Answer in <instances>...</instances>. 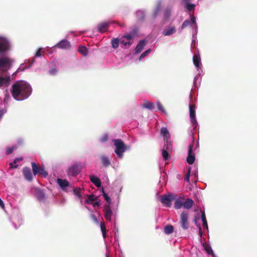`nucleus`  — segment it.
<instances>
[{"label": "nucleus", "instance_id": "f257e3e1", "mask_svg": "<svg viewBox=\"0 0 257 257\" xmlns=\"http://www.w3.org/2000/svg\"><path fill=\"white\" fill-rule=\"evenodd\" d=\"M11 93L17 100H23L27 98L32 93L30 84L24 81H17L12 87Z\"/></svg>", "mask_w": 257, "mask_h": 257}, {"label": "nucleus", "instance_id": "f03ea898", "mask_svg": "<svg viewBox=\"0 0 257 257\" xmlns=\"http://www.w3.org/2000/svg\"><path fill=\"white\" fill-rule=\"evenodd\" d=\"M14 61L8 57L0 58V87H8L11 76L7 71L11 69Z\"/></svg>", "mask_w": 257, "mask_h": 257}, {"label": "nucleus", "instance_id": "7ed1b4c3", "mask_svg": "<svg viewBox=\"0 0 257 257\" xmlns=\"http://www.w3.org/2000/svg\"><path fill=\"white\" fill-rule=\"evenodd\" d=\"M114 145L115 147L114 152L119 159L123 157V153L130 149L121 139L113 140Z\"/></svg>", "mask_w": 257, "mask_h": 257}, {"label": "nucleus", "instance_id": "20e7f679", "mask_svg": "<svg viewBox=\"0 0 257 257\" xmlns=\"http://www.w3.org/2000/svg\"><path fill=\"white\" fill-rule=\"evenodd\" d=\"M102 192L103 196L104 197L105 200L107 201V203H106L104 206V215H105V218L107 220L110 221L111 216L112 214V211L110 210V204L111 203V199L109 197V196L104 192L103 188H102Z\"/></svg>", "mask_w": 257, "mask_h": 257}, {"label": "nucleus", "instance_id": "39448f33", "mask_svg": "<svg viewBox=\"0 0 257 257\" xmlns=\"http://www.w3.org/2000/svg\"><path fill=\"white\" fill-rule=\"evenodd\" d=\"M188 218V212L187 211H183L180 214V222L182 228L184 230H187L189 227Z\"/></svg>", "mask_w": 257, "mask_h": 257}, {"label": "nucleus", "instance_id": "423d86ee", "mask_svg": "<svg viewBox=\"0 0 257 257\" xmlns=\"http://www.w3.org/2000/svg\"><path fill=\"white\" fill-rule=\"evenodd\" d=\"M82 169L81 163H77L72 165L68 170V176H75L78 175Z\"/></svg>", "mask_w": 257, "mask_h": 257}, {"label": "nucleus", "instance_id": "0eeeda50", "mask_svg": "<svg viewBox=\"0 0 257 257\" xmlns=\"http://www.w3.org/2000/svg\"><path fill=\"white\" fill-rule=\"evenodd\" d=\"M175 199V197L172 195L164 194L161 198V201L166 207H170L171 206V202Z\"/></svg>", "mask_w": 257, "mask_h": 257}, {"label": "nucleus", "instance_id": "6e6552de", "mask_svg": "<svg viewBox=\"0 0 257 257\" xmlns=\"http://www.w3.org/2000/svg\"><path fill=\"white\" fill-rule=\"evenodd\" d=\"M10 48V43L8 40L4 37L0 36V53H3Z\"/></svg>", "mask_w": 257, "mask_h": 257}, {"label": "nucleus", "instance_id": "1a4fd4ad", "mask_svg": "<svg viewBox=\"0 0 257 257\" xmlns=\"http://www.w3.org/2000/svg\"><path fill=\"white\" fill-rule=\"evenodd\" d=\"M193 144H192L189 146V151L188 153V156L187 157V162L192 165L194 163L195 159V155L193 153Z\"/></svg>", "mask_w": 257, "mask_h": 257}, {"label": "nucleus", "instance_id": "9d476101", "mask_svg": "<svg viewBox=\"0 0 257 257\" xmlns=\"http://www.w3.org/2000/svg\"><path fill=\"white\" fill-rule=\"evenodd\" d=\"M54 47L60 49H69L71 47V44L67 40H62L55 45Z\"/></svg>", "mask_w": 257, "mask_h": 257}, {"label": "nucleus", "instance_id": "9b49d317", "mask_svg": "<svg viewBox=\"0 0 257 257\" xmlns=\"http://www.w3.org/2000/svg\"><path fill=\"white\" fill-rule=\"evenodd\" d=\"M195 106L194 104H190L189 105L190 117L191 122L196 124L197 120L196 119V114L195 110Z\"/></svg>", "mask_w": 257, "mask_h": 257}, {"label": "nucleus", "instance_id": "f8f14e48", "mask_svg": "<svg viewBox=\"0 0 257 257\" xmlns=\"http://www.w3.org/2000/svg\"><path fill=\"white\" fill-rule=\"evenodd\" d=\"M23 173L26 180L29 181H31L32 180L33 177L30 168L28 167H24L23 170Z\"/></svg>", "mask_w": 257, "mask_h": 257}, {"label": "nucleus", "instance_id": "ddd939ff", "mask_svg": "<svg viewBox=\"0 0 257 257\" xmlns=\"http://www.w3.org/2000/svg\"><path fill=\"white\" fill-rule=\"evenodd\" d=\"M185 200V197L184 196H181L177 198L174 203V208L176 209H180L182 206H184V202Z\"/></svg>", "mask_w": 257, "mask_h": 257}, {"label": "nucleus", "instance_id": "4468645a", "mask_svg": "<svg viewBox=\"0 0 257 257\" xmlns=\"http://www.w3.org/2000/svg\"><path fill=\"white\" fill-rule=\"evenodd\" d=\"M161 134L164 137L165 142H168L170 139V133L166 127H162L161 130Z\"/></svg>", "mask_w": 257, "mask_h": 257}, {"label": "nucleus", "instance_id": "2eb2a0df", "mask_svg": "<svg viewBox=\"0 0 257 257\" xmlns=\"http://www.w3.org/2000/svg\"><path fill=\"white\" fill-rule=\"evenodd\" d=\"M109 27V25L106 22H103L97 25L98 31L100 33H103L106 32Z\"/></svg>", "mask_w": 257, "mask_h": 257}, {"label": "nucleus", "instance_id": "dca6fc26", "mask_svg": "<svg viewBox=\"0 0 257 257\" xmlns=\"http://www.w3.org/2000/svg\"><path fill=\"white\" fill-rule=\"evenodd\" d=\"M146 44V41L145 40H141L138 45H137L136 48H135V52L136 53H140L142 50L144 49L145 45Z\"/></svg>", "mask_w": 257, "mask_h": 257}, {"label": "nucleus", "instance_id": "f3484780", "mask_svg": "<svg viewBox=\"0 0 257 257\" xmlns=\"http://www.w3.org/2000/svg\"><path fill=\"white\" fill-rule=\"evenodd\" d=\"M89 179L91 182H92L97 187H100L101 185V182L99 178L95 176H90Z\"/></svg>", "mask_w": 257, "mask_h": 257}, {"label": "nucleus", "instance_id": "a211bd4d", "mask_svg": "<svg viewBox=\"0 0 257 257\" xmlns=\"http://www.w3.org/2000/svg\"><path fill=\"white\" fill-rule=\"evenodd\" d=\"M57 183L58 185L62 188L64 189V188L69 186V182L65 179H62L59 178L57 180Z\"/></svg>", "mask_w": 257, "mask_h": 257}, {"label": "nucleus", "instance_id": "6ab92c4d", "mask_svg": "<svg viewBox=\"0 0 257 257\" xmlns=\"http://www.w3.org/2000/svg\"><path fill=\"white\" fill-rule=\"evenodd\" d=\"M193 203L194 201L192 199L187 198L185 201L184 200L183 207L185 209H189L192 207Z\"/></svg>", "mask_w": 257, "mask_h": 257}, {"label": "nucleus", "instance_id": "aec40b11", "mask_svg": "<svg viewBox=\"0 0 257 257\" xmlns=\"http://www.w3.org/2000/svg\"><path fill=\"white\" fill-rule=\"evenodd\" d=\"M143 108H147L149 110H152L154 108V104L147 100H144V103L141 104Z\"/></svg>", "mask_w": 257, "mask_h": 257}, {"label": "nucleus", "instance_id": "412c9836", "mask_svg": "<svg viewBox=\"0 0 257 257\" xmlns=\"http://www.w3.org/2000/svg\"><path fill=\"white\" fill-rule=\"evenodd\" d=\"M201 59L199 55L194 54L193 57V64L196 68H199Z\"/></svg>", "mask_w": 257, "mask_h": 257}, {"label": "nucleus", "instance_id": "4be33fe9", "mask_svg": "<svg viewBox=\"0 0 257 257\" xmlns=\"http://www.w3.org/2000/svg\"><path fill=\"white\" fill-rule=\"evenodd\" d=\"M176 29L175 27H171L164 30L163 35L164 36H169L174 33Z\"/></svg>", "mask_w": 257, "mask_h": 257}, {"label": "nucleus", "instance_id": "5701e85b", "mask_svg": "<svg viewBox=\"0 0 257 257\" xmlns=\"http://www.w3.org/2000/svg\"><path fill=\"white\" fill-rule=\"evenodd\" d=\"M31 164L33 174L34 175H36L41 171L42 168L40 166L36 165L34 162H32Z\"/></svg>", "mask_w": 257, "mask_h": 257}, {"label": "nucleus", "instance_id": "b1692460", "mask_svg": "<svg viewBox=\"0 0 257 257\" xmlns=\"http://www.w3.org/2000/svg\"><path fill=\"white\" fill-rule=\"evenodd\" d=\"M174 231V227L171 224H168L164 227V232L167 234H170Z\"/></svg>", "mask_w": 257, "mask_h": 257}, {"label": "nucleus", "instance_id": "393cba45", "mask_svg": "<svg viewBox=\"0 0 257 257\" xmlns=\"http://www.w3.org/2000/svg\"><path fill=\"white\" fill-rule=\"evenodd\" d=\"M78 52L83 56H86L88 54V50L86 47L84 46H80L78 47Z\"/></svg>", "mask_w": 257, "mask_h": 257}, {"label": "nucleus", "instance_id": "a878e982", "mask_svg": "<svg viewBox=\"0 0 257 257\" xmlns=\"http://www.w3.org/2000/svg\"><path fill=\"white\" fill-rule=\"evenodd\" d=\"M101 161L103 165L105 167H108L110 165V162L109 158L106 156L101 157Z\"/></svg>", "mask_w": 257, "mask_h": 257}, {"label": "nucleus", "instance_id": "bb28decb", "mask_svg": "<svg viewBox=\"0 0 257 257\" xmlns=\"http://www.w3.org/2000/svg\"><path fill=\"white\" fill-rule=\"evenodd\" d=\"M201 219L202 220L203 225L204 226V227H206L207 228H208L207 222L204 211H201Z\"/></svg>", "mask_w": 257, "mask_h": 257}, {"label": "nucleus", "instance_id": "cd10ccee", "mask_svg": "<svg viewBox=\"0 0 257 257\" xmlns=\"http://www.w3.org/2000/svg\"><path fill=\"white\" fill-rule=\"evenodd\" d=\"M124 37L125 38H126V40H127V42H124V40H122V41H121V42L125 46H126L127 45L130 46L131 45V43L129 42V41L130 40H131L132 38V35L129 34V35L125 36Z\"/></svg>", "mask_w": 257, "mask_h": 257}, {"label": "nucleus", "instance_id": "c85d7f7f", "mask_svg": "<svg viewBox=\"0 0 257 257\" xmlns=\"http://www.w3.org/2000/svg\"><path fill=\"white\" fill-rule=\"evenodd\" d=\"M204 246L205 251L208 254H211L212 256L213 254H214L210 246L208 245H204Z\"/></svg>", "mask_w": 257, "mask_h": 257}, {"label": "nucleus", "instance_id": "c756f323", "mask_svg": "<svg viewBox=\"0 0 257 257\" xmlns=\"http://www.w3.org/2000/svg\"><path fill=\"white\" fill-rule=\"evenodd\" d=\"M168 151H167L166 149H163L162 150V156L163 157L164 160L165 161L168 160L169 159Z\"/></svg>", "mask_w": 257, "mask_h": 257}, {"label": "nucleus", "instance_id": "7c9ffc66", "mask_svg": "<svg viewBox=\"0 0 257 257\" xmlns=\"http://www.w3.org/2000/svg\"><path fill=\"white\" fill-rule=\"evenodd\" d=\"M17 149V147L16 146H12V147L9 148L6 150V154L7 155H9L11 154L14 150Z\"/></svg>", "mask_w": 257, "mask_h": 257}, {"label": "nucleus", "instance_id": "2f4dec72", "mask_svg": "<svg viewBox=\"0 0 257 257\" xmlns=\"http://www.w3.org/2000/svg\"><path fill=\"white\" fill-rule=\"evenodd\" d=\"M108 139V136L107 134H103L100 138L99 141L101 143H104L106 142Z\"/></svg>", "mask_w": 257, "mask_h": 257}, {"label": "nucleus", "instance_id": "473e14b6", "mask_svg": "<svg viewBox=\"0 0 257 257\" xmlns=\"http://www.w3.org/2000/svg\"><path fill=\"white\" fill-rule=\"evenodd\" d=\"M151 52V49H148L143 52L139 58V60H141L142 58L148 56Z\"/></svg>", "mask_w": 257, "mask_h": 257}, {"label": "nucleus", "instance_id": "72a5a7b5", "mask_svg": "<svg viewBox=\"0 0 257 257\" xmlns=\"http://www.w3.org/2000/svg\"><path fill=\"white\" fill-rule=\"evenodd\" d=\"M166 143L165 144L164 146L163 149H166L167 151H169L170 149H171V142L170 141V140L168 141V142H165Z\"/></svg>", "mask_w": 257, "mask_h": 257}, {"label": "nucleus", "instance_id": "f704fd0d", "mask_svg": "<svg viewBox=\"0 0 257 257\" xmlns=\"http://www.w3.org/2000/svg\"><path fill=\"white\" fill-rule=\"evenodd\" d=\"M195 8V5L193 4H190L188 2H186V8L189 11H191L194 10Z\"/></svg>", "mask_w": 257, "mask_h": 257}, {"label": "nucleus", "instance_id": "c9c22d12", "mask_svg": "<svg viewBox=\"0 0 257 257\" xmlns=\"http://www.w3.org/2000/svg\"><path fill=\"white\" fill-rule=\"evenodd\" d=\"M191 24V21L189 20H185L182 24L181 26V29H183L184 28L187 27Z\"/></svg>", "mask_w": 257, "mask_h": 257}, {"label": "nucleus", "instance_id": "e433bc0d", "mask_svg": "<svg viewBox=\"0 0 257 257\" xmlns=\"http://www.w3.org/2000/svg\"><path fill=\"white\" fill-rule=\"evenodd\" d=\"M191 173V168L189 167L185 175V180L187 182H189V177Z\"/></svg>", "mask_w": 257, "mask_h": 257}, {"label": "nucleus", "instance_id": "4c0bfd02", "mask_svg": "<svg viewBox=\"0 0 257 257\" xmlns=\"http://www.w3.org/2000/svg\"><path fill=\"white\" fill-rule=\"evenodd\" d=\"M157 106L158 109L159 110H161L163 112H164L165 111L163 105L161 104V103L160 101H158L157 102Z\"/></svg>", "mask_w": 257, "mask_h": 257}, {"label": "nucleus", "instance_id": "58836bf2", "mask_svg": "<svg viewBox=\"0 0 257 257\" xmlns=\"http://www.w3.org/2000/svg\"><path fill=\"white\" fill-rule=\"evenodd\" d=\"M73 192L75 195H77L79 197H81V189L80 188L74 189Z\"/></svg>", "mask_w": 257, "mask_h": 257}, {"label": "nucleus", "instance_id": "ea45409f", "mask_svg": "<svg viewBox=\"0 0 257 257\" xmlns=\"http://www.w3.org/2000/svg\"><path fill=\"white\" fill-rule=\"evenodd\" d=\"M119 45V40L118 39H113V48H116Z\"/></svg>", "mask_w": 257, "mask_h": 257}, {"label": "nucleus", "instance_id": "a19ab883", "mask_svg": "<svg viewBox=\"0 0 257 257\" xmlns=\"http://www.w3.org/2000/svg\"><path fill=\"white\" fill-rule=\"evenodd\" d=\"M39 173L44 177L48 175V173L43 168H41V171Z\"/></svg>", "mask_w": 257, "mask_h": 257}, {"label": "nucleus", "instance_id": "79ce46f5", "mask_svg": "<svg viewBox=\"0 0 257 257\" xmlns=\"http://www.w3.org/2000/svg\"><path fill=\"white\" fill-rule=\"evenodd\" d=\"M95 200V196L94 195H90L88 196V200H86V202H88V201H94Z\"/></svg>", "mask_w": 257, "mask_h": 257}, {"label": "nucleus", "instance_id": "37998d69", "mask_svg": "<svg viewBox=\"0 0 257 257\" xmlns=\"http://www.w3.org/2000/svg\"><path fill=\"white\" fill-rule=\"evenodd\" d=\"M100 228H101L102 232L106 231L105 225L103 222H101L100 223Z\"/></svg>", "mask_w": 257, "mask_h": 257}, {"label": "nucleus", "instance_id": "c03bdc74", "mask_svg": "<svg viewBox=\"0 0 257 257\" xmlns=\"http://www.w3.org/2000/svg\"><path fill=\"white\" fill-rule=\"evenodd\" d=\"M16 164H14V162L10 163V168L11 169H16L18 167V165H16Z\"/></svg>", "mask_w": 257, "mask_h": 257}, {"label": "nucleus", "instance_id": "a18cd8bd", "mask_svg": "<svg viewBox=\"0 0 257 257\" xmlns=\"http://www.w3.org/2000/svg\"><path fill=\"white\" fill-rule=\"evenodd\" d=\"M41 48H39L35 54L36 57H40L41 56Z\"/></svg>", "mask_w": 257, "mask_h": 257}, {"label": "nucleus", "instance_id": "49530a36", "mask_svg": "<svg viewBox=\"0 0 257 257\" xmlns=\"http://www.w3.org/2000/svg\"><path fill=\"white\" fill-rule=\"evenodd\" d=\"M90 217H91V218L92 219V220H93L94 222H95V223H98V220H97V218H96V216H95V215H94V214H91V216H90Z\"/></svg>", "mask_w": 257, "mask_h": 257}, {"label": "nucleus", "instance_id": "de8ad7c7", "mask_svg": "<svg viewBox=\"0 0 257 257\" xmlns=\"http://www.w3.org/2000/svg\"><path fill=\"white\" fill-rule=\"evenodd\" d=\"M23 160V157H20V158H16L14 160V164H17V163L19 161H22Z\"/></svg>", "mask_w": 257, "mask_h": 257}, {"label": "nucleus", "instance_id": "09e8293b", "mask_svg": "<svg viewBox=\"0 0 257 257\" xmlns=\"http://www.w3.org/2000/svg\"><path fill=\"white\" fill-rule=\"evenodd\" d=\"M197 227L199 228V233L200 236H202L203 232H202V228H201L200 225V224L197 225Z\"/></svg>", "mask_w": 257, "mask_h": 257}, {"label": "nucleus", "instance_id": "8fccbe9b", "mask_svg": "<svg viewBox=\"0 0 257 257\" xmlns=\"http://www.w3.org/2000/svg\"><path fill=\"white\" fill-rule=\"evenodd\" d=\"M190 21H191V23H192L193 24H196L195 18L194 17H192L191 18V20H190Z\"/></svg>", "mask_w": 257, "mask_h": 257}, {"label": "nucleus", "instance_id": "3c124183", "mask_svg": "<svg viewBox=\"0 0 257 257\" xmlns=\"http://www.w3.org/2000/svg\"><path fill=\"white\" fill-rule=\"evenodd\" d=\"M199 219V217H195V218L194 219V223L195 224V225L197 226V225H198L199 224L197 223V221Z\"/></svg>", "mask_w": 257, "mask_h": 257}, {"label": "nucleus", "instance_id": "603ef678", "mask_svg": "<svg viewBox=\"0 0 257 257\" xmlns=\"http://www.w3.org/2000/svg\"><path fill=\"white\" fill-rule=\"evenodd\" d=\"M0 206L4 208V207H5V204H4V202L3 201V200L1 199V198H0Z\"/></svg>", "mask_w": 257, "mask_h": 257}, {"label": "nucleus", "instance_id": "864d4df0", "mask_svg": "<svg viewBox=\"0 0 257 257\" xmlns=\"http://www.w3.org/2000/svg\"><path fill=\"white\" fill-rule=\"evenodd\" d=\"M56 72V70L55 69H52L49 71L50 74L53 75Z\"/></svg>", "mask_w": 257, "mask_h": 257}, {"label": "nucleus", "instance_id": "5fc2aeb1", "mask_svg": "<svg viewBox=\"0 0 257 257\" xmlns=\"http://www.w3.org/2000/svg\"><path fill=\"white\" fill-rule=\"evenodd\" d=\"M102 235L104 238H105L106 236V232H102Z\"/></svg>", "mask_w": 257, "mask_h": 257}, {"label": "nucleus", "instance_id": "6e6d98bb", "mask_svg": "<svg viewBox=\"0 0 257 257\" xmlns=\"http://www.w3.org/2000/svg\"><path fill=\"white\" fill-rule=\"evenodd\" d=\"M93 206H99V203L98 202H95L93 204Z\"/></svg>", "mask_w": 257, "mask_h": 257}, {"label": "nucleus", "instance_id": "4d7b16f0", "mask_svg": "<svg viewBox=\"0 0 257 257\" xmlns=\"http://www.w3.org/2000/svg\"><path fill=\"white\" fill-rule=\"evenodd\" d=\"M190 99L191 101L192 100V95L191 94L190 95Z\"/></svg>", "mask_w": 257, "mask_h": 257}, {"label": "nucleus", "instance_id": "13d9d810", "mask_svg": "<svg viewBox=\"0 0 257 257\" xmlns=\"http://www.w3.org/2000/svg\"><path fill=\"white\" fill-rule=\"evenodd\" d=\"M17 71L16 72H15V73H14L13 74L12 76L16 75V74H17Z\"/></svg>", "mask_w": 257, "mask_h": 257}, {"label": "nucleus", "instance_id": "bf43d9fd", "mask_svg": "<svg viewBox=\"0 0 257 257\" xmlns=\"http://www.w3.org/2000/svg\"><path fill=\"white\" fill-rule=\"evenodd\" d=\"M190 0H183V1L185 2H188Z\"/></svg>", "mask_w": 257, "mask_h": 257}, {"label": "nucleus", "instance_id": "052dcab7", "mask_svg": "<svg viewBox=\"0 0 257 257\" xmlns=\"http://www.w3.org/2000/svg\"><path fill=\"white\" fill-rule=\"evenodd\" d=\"M110 43L112 45V39L110 40Z\"/></svg>", "mask_w": 257, "mask_h": 257}, {"label": "nucleus", "instance_id": "680f3d73", "mask_svg": "<svg viewBox=\"0 0 257 257\" xmlns=\"http://www.w3.org/2000/svg\"><path fill=\"white\" fill-rule=\"evenodd\" d=\"M212 257H216L215 254H213Z\"/></svg>", "mask_w": 257, "mask_h": 257}]
</instances>
